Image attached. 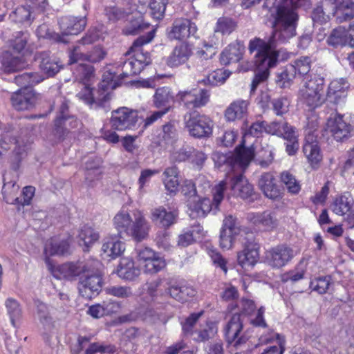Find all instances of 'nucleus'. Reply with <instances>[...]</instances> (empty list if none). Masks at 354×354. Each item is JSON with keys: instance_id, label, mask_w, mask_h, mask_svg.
<instances>
[{"instance_id": "de8ad7c7", "label": "nucleus", "mask_w": 354, "mask_h": 354, "mask_svg": "<svg viewBox=\"0 0 354 354\" xmlns=\"http://www.w3.org/2000/svg\"><path fill=\"white\" fill-rule=\"evenodd\" d=\"M19 186L15 182L4 183L2 188L3 199L7 203L18 205L19 198L17 197Z\"/></svg>"}, {"instance_id": "39448f33", "label": "nucleus", "mask_w": 354, "mask_h": 354, "mask_svg": "<svg viewBox=\"0 0 354 354\" xmlns=\"http://www.w3.org/2000/svg\"><path fill=\"white\" fill-rule=\"evenodd\" d=\"M35 315L42 326V335L46 342L55 334L56 322L53 318L54 308L39 299L35 300Z\"/></svg>"}, {"instance_id": "f3484780", "label": "nucleus", "mask_w": 354, "mask_h": 354, "mask_svg": "<svg viewBox=\"0 0 354 354\" xmlns=\"http://www.w3.org/2000/svg\"><path fill=\"white\" fill-rule=\"evenodd\" d=\"M197 31L196 26L187 19H176L169 32L170 38L176 40H184L193 36Z\"/></svg>"}, {"instance_id": "6ab92c4d", "label": "nucleus", "mask_w": 354, "mask_h": 354, "mask_svg": "<svg viewBox=\"0 0 354 354\" xmlns=\"http://www.w3.org/2000/svg\"><path fill=\"white\" fill-rule=\"evenodd\" d=\"M187 207L193 218L205 217L212 209V202L208 198H200L198 196L189 198Z\"/></svg>"}, {"instance_id": "f03ea898", "label": "nucleus", "mask_w": 354, "mask_h": 354, "mask_svg": "<svg viewBox=\"0 0 354 354\" xmlns=\"http://www.w3.org/2000/svg\"><path fill=\"white\" fill-rule=\"evenodd\" d=\"M97 261H77L63 263L57 267V270L64 278L72 279L83 274L79 281L78 290L80 295L86 299L97 295L102 290V279L95 272Z\"/></svg>"}, {"instance_id": "9b49d317", "label": "nucleus", "mask_w": 354, "mask_h": 354, "mask_svg": "<svg viewBox=\"0 0 354 354\" xmlns=\"http://www.w3.org/2000/svg\"><path fill=\"white\" fill-rule=\"evenodd\" d=\"M343 118L344 115L339 113H332L326 122V130L338 142H343L348 139L352 129L351 125Z\"/></svg>"}, {"instance_id": "8fccbe9b", "label": "nucleus", "mask_w": 354, "mask_h": 354, "mask_svg": "<svg viewBox=\"0 0 354 354\" xmlns=\"http://www.w3.org/2000/svg\"><path fill=\"white\" fill-rule=\"evenodd\" d=\"M29 34L27 31H19L13 35L10 40V47L16 53H21L26 48L29 40Z\"/></svg>"}, {"instance_id": "e433bc0d", "label": "nucleus", "mask_w": 354, "mask_h": 354, "mask_svg": "<svg viewBox=\"0 0 354 354\" xmlns=\"http://www.w3.org/2000/svg\"><path fill=\"white\" fill-rule=\"evenodd\" d=\"M253 223L263 227L266 230H271L278 225L277 214L274 212L266 211L254 215L252 218Z\"/></svg>"}, {"instance_id": "4be33fe9", "label": "nucleus", "mask_w": 354, "mask_h": 354, "mask_svg": "<svg viewBox=\"0 0 354 354\" xmlns=\"http://www.w3.org/2000/svg\"><path fill=\"white\" fill-rule=\"evenodd\" d=\"M176 210L167 211L164 207H158L151 210V221L164 228H168L174 225L178 218Z\"/></svg>"}, {"instance_id": "0eeeda50", "label": "nucleus", "mask_w": 354, "mask_h": 354, "mask_svg": "<svg viewBox=\"0 0 354 354\" xmlns=\"http://www.w3.org/2000/svg\"><path fill=\"white\" fill-rule=\"evenodd\" d=\"M138 121L137 111L127 107H121L112 111L110 124L115 130L125 131L134 129Z\"/></svg>"}, {"instance_id": "f8f14e48", "label": "nucleus", "mask_w": 354, "mask_h": 354, "mask_svg": "<svg viewBox=\"0 0 354 354\" xmlns=\"http://www.w3.org/2000/svg\"><path fill=\"white\" fill-rule=\"evenodd\" d=\"M325 7L331 8L337 23L351 20L354 17V2L352 0H323Z\"/></svg>"}, {"instance_id": "052dcab7", "label": "nucleus", "mask_w": 354, "mask_h": 354, "mask_svg": "<svg viewBox=\"0 0 354 354\" xmlns=\"http://www.w3.org/2000/svg\"><path fill=\"white\" fill-rule=\"evenodd\" d=\"M79 237L83 242V244L88 248L90 245L99 239V235L93 228L84 225L80 230Z\"/></svg>"}, {"instance_id": "3c124183", "label": "nucleus", "mask_w": 354, "mask_h": 354, "mask_svg": "<svg viewBox=\"0 0 354 354\" xmlns=\"http://www.w3.org/2000/svg\"><path fill=\"white\" fill-rule=\"evenodd\" d=\"M237 27V23L232 18L222 17L218 19L214 28L215 32L222 35L231 34Z\"/></svg>"}, {"instance_id": "4468645a", "label": "nucleus", "mask_w": 354, "mask_h": 354, "mask_svg": "<svg viewBox=\"0 0 354 354\" xmlns=\"http://www.w3.org/2000/svg\"><path fill=\"white\" fill-rule=\"evenodd\" d=\"M150 225L140 211L133 212V220L126 236L131 237L137 242L146 239L149 236Z\"/></svg>"}, {"instance_id": "c756f323", "label": "nucleus", "mask_w": 354, "mask_h": 354, "mask_svg": "<svg viewBox=\"0 0 354 354\" xmlns=\"http://www.w3.org/2000/svg\"><path fill=\"white\" fill-rule=\"evenodd\" d=\"M166 294L178 302L184 303L196 295V290L192 287L186 285H172L169 286Z\"/></svg>"}, {"instance_id": "6e6d98bb", "label": "nucleus", "mask_w": 354, "mask_h": 354, "mask_svg": "<svg viewBox=\"0 0 354 354\" xmlns=\"http://www.w3.org/2000/svg\"><path fill=\"white\" fill-rule=\"evenodd\" d=\"M165 266V259L157 253L155 257L145 263L143 267L145 272L154 274L162 270Z\"/></svg>"}, {"instance_id": "4d7b16f0", "label": "nucleus", "mask_w": 354, "mask_h": 354, "mask_svg": "<svg viewBox=\"0 0 354 354\" xmlns=\"http://www.w3.org/2000/svg\"><path fill=\"white\" fill-rule=\"evenodd\" d=\"M96 93L97 95H95L92 90L90 88V87L86 86L84 90L77 93V96L79 97L80 100L91 105V107L103 108L102 106H100L98 103H97L96 102L97 97H102V95H100L101 93L98 92V90L97 91Z\"/></svg>"}, {"instance_id": "49530a36", "label": "nucleus", "mask_w": 354, "mask_h": 354, "mask_svg": "<svg viewBox=\"0 0 354 354\" xmlns=\"http://www.w3.org/2000/svg\"><path fill=\"white\" fill-rule=\"evenodd\" d=\"M230 75V72L225 69H217L209 73L205 78L200 81V82L205 85L212 86H217L219 84H223L229 77Z\"/></svg>"}, {"instance_id": "5fc2aeb1", "label": "nucleus", "mask_w": 354, "mask_h": 354, "mask_svg": "<svg viewBox=\"0 0 354 354\" xmlns=\"http://www.w3.org/2000/svg\"><path fill=\"white\" fill-rule=\"evenodd\" d=\"M330 15L333 16L331 8L325 7L322 3V6H318L314 8L311 17L315 23L322 24L329 20Z\"/></svg>"}, {"instance_id": "cd10ccee", "label": "nucleus", "mask_w": 354, "mask_h": 354, "mask_svg": "<svg viewBox=\"0 0 354 354\" xmlns=\"http://www.w3.org/2000/svg\"><path fill=\"white\" fill-rule=\"evenodd\" d=\"M36 11L32 10L30 6H20L10 12L9 19L16 24L30 25L36 18Z\"/></svg>"}, {"instance_id": "b1692460", "label": "nucleus", "mask_w": 354, "mask_h": 354, "mask_svg": "<svg viewBox=\"0 0 354 354\" xmlns=\"http://www.w3.org/2000/svg\"><path fill=\"white\" fill-rule=\"evenodd\" d=\"M192 54L190 45L182 43L176 46L167 59V64L171 67H177L185 64Z\"/></svg>"}, {"instance_id": "423d86ee", "label": "nucleus", "mask_w": 354, "mask_h": 354, "mask_svg": "<svg viewBox=\"0 0 354 354\" xmlns=\"http://www.w3.org/2000/svg\"><path fill=\"white\" fill-rule=\"evenodd\" d=\"M295 255V251L290 246L279 244L266 251L265 263L272 268L280 269L287 265Z\"/></svg>"}, {"instance_id": "2f4dec72", "label": "nucleus", "mask_w": 354, "mask_h": 354, "mask_svg": "<svg viewBox=\"0 0 354 354\" xmlns=\"http://www.w3.org/2000/svg\"><path fill=\"white\" fill-rule=\"evenodd\" d=\"M303 152L312 165L318 164L322 159L319 147L317 142L313 140L311 135L308 136L306 138V142L303 146Z\"/></svg>"}, {"instance_id": "c85d7f7f", "label": "nucleus", "mask_w": 354, "mask_h": 354, "mask_svg": "<svg viewBox=\"0 0 354 354\" xmlns=\"http://www.w3.org/2000/svg\"><path fill=\"white\" fill-rule=\"evenodd\" d=\"M249 102L237 100L232 102L225 111V117L227 121H234L244 118L248 113Z\"/></svg>"}, {"instance_id": "9d476101", "label": "nucleus", "mask_w": 354, "mask_h": 354, "mask_svg": "<svg viewBox=\"0 0 354 354\" xmlns=\"http://www.w3.org/2000/svg\"><path fill=\"white\" fill-rule=\"evenodd\" d=\"M120 77L110 71H106L102 75V80L98 86V92L101 93L100 95L102 97H97L96 102L106 110L109 109L108 104L111 100L110 91L116 88L121 84Z\"/></svg>"}, {"instance_id": "f257e3e1", "label": "nucleus", "mask_w": 354, "mask_h": 354, "mask_svg": "<svg viewBox=\"0 0 354 354\" xmlns=\"http://www.w3.org/2000/svg\"><path fill=\"white\" fill-rule=\"evenodd\" d=\"M306 1L281 0L276 7L270 9L274 21L273 31L268 40L254 38L250 41V53L257 51L254 63L257 68L251 84V92L254 91L258 85L268 78L269 68L277 65L281 52V49H277V46L288 42L296 36L299 20L296 10L304 6Z\"/></svg>"}, {"instance_id": "a878e982", "label": "nucleus", "mask_w": 354, "mask_h": 354, "mask_svg": "<svg viewBox=\"0 0 354 354\" xmlns=\"http://www.w3.org/2000/svg\"><path fill=\"white\" fill-rule=\"evenodd\" d=\"M1 66L7 73H13L25 68L24 59L19 55H15L9 50L3 52L0 56Z\"/></svg>"}, {"instance_id": "4c0bfd02", "label": "nucleus", "mask_w": 354, "mask_h": 354, "mask_svg": "<svg viewBox=\"0 0 354 354\" xmlns=\"http://www.w3.org/2000/svg\"><path fill=\"white\" fill-rule=\"evenodd\" d=\"M70 246L66 240L51 239L45 245L44 253L46 255H65L69 254Z\"/></svg>"}, {"instance_id": "0e129e2a", "label": "nucleus", "mask_w": 354, "mask_h": 354, "mask_svg": "<svg viewBox=\"0 0 354 354\" xmlns=\"http://www.w3.org/2000/svg\"><path fill=\"white\" fill-rule=\"evenodd\" d=\"M5 306L10 315L12 324L15 326V319H19L21 315L20 306L17 300L12 298L6 299Z\"/></svg>"}, {"instance_id": "bf43d9fd", "label": "nucleus", "mask_w": 354, "mask_h": 354, "mask_svg": "<svg viewBox=\"0 0 354 354\" xmlns=\"http://www.w3.org/2000/svg\"><path fill=\"white\" fill-rule=\"evenodd\" d=\"M169 0H151L149 3L150 12L153 18L160 19L164 17L166 6Z\"/></svg>"}, {"instance_id": "412c9836", "label": "nucleus", "mask_w": 354, "mask_h": 354, "mask_svg": "<svg viewBox=\"0 0 354 354\" xmlns=\"http://www.w3.org/2000/svg\"><path fill=\"white\" fill-rule=\"evenodd\" d=\"M125 250L124 243L116 236H107L103 239L101 256L104 259H115Z\"/></svg>"}, {"instance_id": "79ce46f5", "label": "nucleus", "mask_w": 354, "mask_h": 354, "mask_svg": "<svg viewBox=\"0 0 354 354\" xmlns=\"http://www.w3.org/2000/svg\"><path fill=\"white\" fill-rule=\"evenodd\" d=\"M178 174V171L176 166L167 167L163 172V183L166 189L170 193H175L178 190L179 186Z\"/></svg>"}, {"instance_id": "5701e85b", "label": "nucleus", "mask_w": 354, "mask_h": 354, "mask_svg": "<svg viewBox=\"0 0 354 354\" xmlns=\"http://www.w3.org/2000/svg\"><path fill=\"white\" fill-rule=\"evenodd\" d=\"M233 195L243 199L250 198L254 194L252 184L241 174L234 176L230 180Z\"/></svg>"}, {"instance_id": "13d9d810", "label": "nucleus", "mask_w": 354, "mask_h": 354, "mask_svg": "<svg viewBox=\"0 0 354 354\" xmlns=\"http://www.w3.org/2000/svg\"><path fill=\"white\" fill-rule=\"evenodd\" d=\"M294 74V68L292 66H287L278 73L276 77V82L281 88H286L290 85L291 82L295 77Z\"/></svg>"}, {"instance_id": "aec40b11", "label": "nucleus", "mask_w": 354, "mask_h": 354, "mask_svg": "<svg viewBox=\"0 0 354 354\" xmlns=\"http://www.w3.org/2000/svg\"><path fill=\"white\" fill-rule=\"evenodd\" d=\"M258 187L268 198L277 200L281 197V192L271 173L267 172L261 175L258 181Z\"/></svg>"}, {"instance_id": "20e7f679", "label": "nucleus", "mask_w": 354, "mask_h": 354, "mask_svg": "<svg viewBox=\"0 0 354 354\" xmlns=\"http://www.w3.org/2000/svg\"><path fill=\"white\" fill-rule=\"evenodd\" d=\"M184 122L185 128L193 138H207L212 133L214 122L206 115L196 111L187 112L184 115Z\"/></svg>"}, {"instance_id": "09e8293b", "label": "nucleus", "mask_w": 354, "mask_h": 354, "mask_svg": "<svg viewBox=\"0 0 354 354\" xmlns=\"http://www.w3.org/2000/svg\"><path fill=\"white\" fill-rule=\"evenodd\" d=\"M353 200L342 195L335 199L331 205V209L335 214L342 216L351 210Z\"/></svg>"}, {"instance_id": "864d4df0", "label": "nucleus", "mask_w": 354, "mask_h": 354, "mask_svg": "<svg viewBox=\"0 0 354 354\" xmlns=\"http://www.w3.org/2000/svg\"><path fill=\"white\" fill-rule=\"evenodd\" d=\"M102 160L100 158L93 157L90 158L85 163V168L86 170V178L91 180H93L92 176L98 177L101 174V167Z\"/></svg>"}, {"instance_id": "7ed1b4c3", "label": "nucleus", "mask_w": 354, "mask_h": 354, "mask_svg": "<svg viewBox=\"0 0 354 354\" xmlns=\"http://www.w3.org/2000/svg\"><path fill=\"white\" fill-rule=\"evenodd\" d=\"M324 82V79L316 74L310 79H302L299 99L309 109L314 110L325 102Z\"/></svg>"}, {"instance_id": "a19ab883", "label": "nucleus", "mask_w": 354, "mask_h": 354, "mask_svg": "<svg viewBox=\"0 0 354 354\" xmlns=\"http://www.w3.org/2000/svg\"><path fill=\"white\" fill-rule=\"evenodd\" d=\"M44 80V77L41 75L35 72L24 73L15 77V83L20 86L21 88H31L32 86L42 82Z\"/></svg>"}, {"instance_id": "ddd939ff", "label": "nucleus", "mask_w": 354, "mask_h": 354, "mask_svg": "<svg viewBox=\"0 0 354 354\" xmlns=\"http://www.w3.org/2000/svg\"><path fill=\"white\" fill-rule=\"evenodd\" d=\"M10 100L16 110H29L35 106L38 95L32 88H20L12 94Z\"/></svg>"}, {"instance_id": "a211bd4d", "label": "nucleus", "mask_w": 354, "mask_h": 354, "mask_svg": "<svg viewBox=\"0 0 354 354\" xmlns=\"http://www.w3.org/2000/svg\"><path fill=\"white\" fill-rule=\"evenodd\" d=\"M155 32L154 30H150L147 32L146 35H142L139 37L137 39H136L130 49L128 51H130V54L133 52L134 55L131 56L133 59L136 60V62H139L142 65V70L144 68L145 66L149 65L151 63V58L149 54L148 53H143L140 50V47L146 44L149 43L153 38L154 37Z\"/></svg>"}, {"instance_id": "1a4fd4ad", "label": "nucleus", "mask_w": 354, "mask_h": 354, "mask_svg": "<svg viewBox=\"0 0 354 354\" xmlns=\"http://www.w3.org/2000/svg\"><path fill=\"white\" fill-rule=\"evenodd\" d=\"M59 24L62 35H57L56 40L66 43L64 36L76 35L82 32L86 26V17L65 16L60 19Z\"/></svg>"}, {"instance_id": "72a5a7b5", "label": "nucleus", "mask_w": 354, "mask_h": 354, "mask_svg": "<svg viewBox=\"0 0 354 354\" xmlns=\"http://www.w3.org/2000/svg\"><path fill=\"white\" fill-rule=\"evenodd\" d=\"M117 274L123 279L132 281L140 275V271L135 266L134 262L131 259L123 258L120 260Z\"/></svg>"}, {"instance_id": "bb28decb", "label": "nucleus", "mask_w": 354, "mask_h": 354, "mask_svg": "<svg viewBox=\"0 0 354 354\" xmlns=\"http://www.w3.org/2000/svg\"><path fill=\"white\" fill-rule=\"evenodd\" d=\"M130 55V51H127L120 61L118 67L121 68L122 73L120 76L122 78L129 77L140 73L142 71V65L136 62Z\"/></svg>"}, {"instance_id": "c9c22d12", "label": "nucleus", "mask_w": 354, "mask_h": 354, "mask_svg": "<svg viewBox=\"0 0 354 354\" xmlns=\"http://www.w3.org/2000/svg\"><path fill=\"white\" fill-rule=\"evenodd\" d=\"M326 42L333 48L349 46L350 38L347 30L343 26L333 29L328 35Z\"/></svg>"}, {"instance_id": "f704fd0d", "label": "nucleus", "mask_w": 354, "mask_h": 354, "mask_svg": "<svg viewBox=\"0 0 354 354\" xmlns=\"http://www.w3.org/2000/svg\"><path fill=\"white\" fill-rule=\"evenodd\" d=\"M243 48L238 43L228 45L221 54V64L228 65L239 62L243 55Z\"/></svg>"}, {"instance_id": "2eb2a0df", "label": "nucleus", "mask_w": 354, "mask_h": 354, "mask_svg": "<svg viewBox=\"0 0 354 354\" xmlns=\"http://www.w3.org/2000/svg\"><path fill=\"white\" fill-rule=\"evenodd\" d=\"M35 60L38 62L41 71L48 77H53L62 68L59 60L49 52L37 53Z\"/></svg>"}, {"instance_id": "6e6552de", "label": "nucleus", "mask_w": 354, "mask_h": 354, "mask_svg": "<svg viewBox=\"0 0 354 354\" xmlns=\"http://www.w3.org/2000/svg\"><path fill=\"white\" fill-rule=\"evenodd\" d=\"M209 100V93L205 89L180 91L176 95V100L189 109L204 106Z\"/></svg>"}, {"instance_id": "393cba45", "label": "nucleus", "mask_w": 354, "mask_h": 354, "mask_svg": "<svg viewBox=\"0 0 354 354\" xmlns=\"http://www.w3.org/2000/svg\"><path fill=\"white\" fill-rule=\"evenodd\" d=\"M17 133V131L13 129L3 133L0 140V156L13 145V151L16 155L21 156L25 151V147L21 146L19 140L16 138Z\"/></svg>"}, {"instance_id": "7c9ffc66", "label": "nucleus", "mask_w": 354, "mask_h": 354, "mask_svg": "<svg viewBox=\"0 0 354 354\" xmlns=\"http://www.w3.org/2000/svg\"><path fill=\"white\" fill-rule=\"evenodd\" d=\"M259 256L258 248L254 244L250 243L238 253L237 261L243 268L252 266L258 261Z\"/></svg>"}, {"instance_id": "338daca9", "label": "nucleus", "mask_w": 354, "mask_h": 354, "mask_svg": "<svg viewBox=\"0 0 354 354\" xmlns=\"http://www.w3.org/2000/svg\"><path fill=\"white\" fill-rule=\"evenodd\" d=\"M274 160V153L272 149L268 147L267 149L262 148L258 152V157L255 162L261 167H268Z\"/></svg>"}, {"instance_id": "e2e57ef3", "label": "nucleus", "mask_w": 354, "mask_h": 354, "mask_svg": "<svg viewBox=\"0 0 354 354\" xmlns=\"http://www.w3.org/2000/svg\"><path fill=\"white\" fill-rule=\"evenodd\" d=\"M203 313L204 312L203 310L198 313H193L186 318L185 321L182 323V329L184 334L187 335H194L193 328Z\"/></svg>"}, {"instance_id": "680f3d73", "label": "nucleus", "mask_w": 354, "mask_h": 354, "mask_svg": "<svg viewBox=\"0 0 354 354\" xmlns=\"http://www.w3.org/2000/svg\"><path fill=\"white\" fill-rule=\"evenodd\" d=\"M106 294L121 299H127L133 296L131 288L129 286H111L105 288Z\"/></svg>"}, {"instance_id": "58836bf2", "label": "nucleus", "mask_w": 354, "mask_h": 354, "mask_svg": "<svg viewBox=\"0 0 354 354\" xmlns=\"http://www.w3.org/2000/svg\"><path fill=\"white\" fill-rule=\"evenodd\" d=\"M133 218L124 209L120 210L114 217L113 223L120 238H125Z\"/></svg>"}, {"instance_id": "69168bd1", "label": "nucleus", "mask_w": 354, "mask_h": 354, "mask_svg": "<svg viewBox=\"0 0 354 354\" xmlns=\"http://www.w3.org/2000/svg\"><path fill=\"white\" fill-rule=\"evenodd\" d=\"M206 50L201 49L196 53V55L198 58V65L199 63L201 65H205V68H209L211 66L209 59L215 55L216 51L213 48L212 45H205Z\"/></svg>"}, {"instance_id": "a18cd8bd", "label": "nucleus", "mask_w": 354, "mask_h": 354, "mask_svg": "<svg viewBox=\"0 0 354 354\" xmlns=\"http://www.w3.org/2000/svg\"><path fill=\"white\" fill-rule=\"evenodd\" d=\"M254 151L252 147H245L241 145L236 148L234 161L242 167H247L254 158Z\"/></svg>"}, {"instance_id": "37998d69", "label": "nucleus", "mask_w": 354, "mask_h": 354, "mask_svg": "<svg viewBox=\"0 0 354 354\" xmlns=\"http://www.w3.org/2000/svg\"><path fill=\"white\" fill-rule=\"evenodd\" d=\"M294 68V74L295 76H299L303 79H310V77H313L314 74L310 73L311 68V60L308 57H302L297 59L294 64L290 65Z\"/></svg>"}, {"instance_id": "ea45409f", "label": "nucleus", "mask_w": 354, "mask_h": 354, "mask_svg": "<svg viewBox=\"0 0 354 354\" xmlns=\"http://www.w3.org/2000/svg\"><path fill=\"white\" fill-rule=\"evenodd\" d=\"M295 131L293 127L283 120L273 121L269 124L268 123L266 127V133L283 137V138H290L292 136H290V133Z\"/></svg>"}, {"instance_id": "c03bdc74", "label": "nucleus", "mask_w": 354, "mask_h": 354, "mask_svg": "<svg viewBox=\"0 0 354 354\" xmlns=\"http://www.w3.org/2000/svg\"><path fill=\"white\" fill-rule=\"evenodd\" d=\"M217 333V327L213 322L207 321L204 325L194 332V339L196 342H205L213 337Z\"/></svg>"}, {"instance_id": "774afa93", "label": "nucleus", "mask_w": 354, "mask_h": 354, "mask_svg": "<svg viewBox=\"0 0 354 354\" xmlns=\"http://www.w3.org/2000/svg\"><path fill=\"white\" fill-rule=\"evenodd\" d=\"M177 136L176 129L173 124L167 123L162 126V131L159 134L160 139L165 143L173 142Z\"/></svg>"}, {"instance_id": "473e14b6", "label": "nucleus", "mask_w": 354, "mask_h": 354, "mask_svg": "<svg viewBox=\"0 0 354 354\" xmlns=\"http://www.w3.org/2000/svg\"><path fill=\"white\" fill-rule=\"evenodd\" d=\"M174 101V95L169 87H160L156 90L153 95V104L158 109L165 110V108L170 109V104Z\"/></svg>"}, {"instance_id": "dca6fc26", "label": "nucleus", "mask_w": 354, "mask_h": 354, "mask_svg": "<svg viewBox=\"0 0 354 354\" xmlns=\"http://www.w3.org/2000/svg\"><path fill=\"white\" fill-rule=\"evenodd\" d=\"M241 317V314H234L225 328L227 342L229 343L234 342L235 346L245 342V339L242 335L243 320Z\"/></svg>"}, {"instance_id": "603ef678", "label": "nucleus", "mask_w": 354, "mask_h": 354, "mask_svg": "<svg viewBox=\"0 0 354 354\" xmlns=\"http://www.w3.org/2000/svg\"><path fill=\"white\" fill-rule=\"evenodd\" d=\"M281 181L286 186L289 193L297 194L301 190L299 182L295 176L288 171H283L280 176Z\"/></svg>"}]
</instances>
